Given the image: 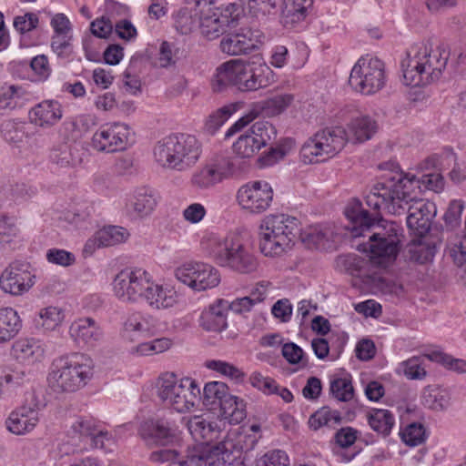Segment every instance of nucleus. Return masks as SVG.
<instances>
[{
    "instance_id": "1",
    "label": "nucleus",
    "mask_w": 466,
    "mask_h": 466,
    "mask_svg": "<svg viewBox=\"0 0 466 466\" xmlns=\"http://www.w3.org/2000/svg\"><path fill=\"white\" fill-rule=\"evenodd\" d=\"M346 217L350 220V228L354 238L364 236L365 231L372 228L369 242L361 244L362 250L370 253V262L386 268L396 259L400 250L401 228L393 221L375 223L368 210L362 208L359 200H353L345 209Z\"/></svg>"
},
{
    "instance_id": "2",
    "label": "nucleus",
    "mask_w": 466,
    "mask_h": 466,
    "mask_svg": "<svg viewBox=\"0 0 466 466\" xmlns=\"http://www.w3.org/2000/svg\"><path fill=\"white\" fill-rule=\"evenodd\" d=\"M273 81V71L266 64L231 59L217 67L211 86L214 92H222L233 86L239 92L248 93L265 88Z\"/></svg>"
},
{
    "instance_id": "3",
    "label": "nucleus",
    "mask_w": 466,
    "mask_h": 466,
    "mask_svg": "<svg viewBox=\"0 0 466 466\" xmlns=\"http://www.w3.org/2000/svg\"><path fill=\"white\" fill-rule=\"evenodd\" d=\"M447 62L448 53L434 49L430 40L414 44L401 63L405 85L418 86L439 79Z\"/></svg>"
},
{
    "instance_id": "4",
    "label": "nucleus",
    "mask_w": 466,
    "mask_h": 466,
    "mask_svg": "<svg viewBox=\"0 0 466 466\" xmlns=\"http://www.w3.org/2000/svg\"><path fill=\"white\" fill-rule=\"evenodd\" d=\"M414 175L398 173L373 186L365 200L369 208L379 211L381 208L393 215L405 214V207L413 193Z\"/></svg>"
},
{
    "instance_id": "5",
    "label": "nucleus",
    "mask_w": 466,
    "mask_h": 466,
    "mask_svg": "<svg viewBox=\"0 0 466 466\" xmlns=\"http://www.w3.org/2000/svg\"><path fill=\"white\" fill-rule=\"evenodd\" d=\"M47 377L49 388L56 393L74 392L84 387L93 375V360L82 353L56 359Z\"/></svg>"
},
{
    "instance_id": "6",
    "label": "nucleus",
    "mask_w": 466,
    "mask_h": 466,
    "mask_svg": "<svg viewBox=\"0 0 466 466\" xmlns=\"http://www.w3.org/2000/svg\"><path fill=\"white\" fill-rule=\"evenodd\" d=\"M200 155V142L196 137L187 134L166 137L154 148L155 159L161 167L177 171L193 167Z\"/></svg>"
},
{
    "instance_id": "7",
    "label": "nucleus",
    "mask_w": 466,
    "mask_h": 466,
    "mask_svg": "<svg viewBox=\"0 0 466 466\" xmlns=\"http://www.w3.org/2000/svg\"><path fill=\"white\" fill-rule=\"evenodd\" d=\"M299 222L286 214L266 216L259 226L261 252L266 256H279L290 249L299 233Z\"/></svg>"
},
{
    "instance_id": "8",
    "label": "nucleus",
    "mask_w": 466,
    "mask_h": 466,
    "mask_svg": "<svg viewBox=\"0 0 466 466\" xmlns=\"http://www.w3.org/2000/svg\"><path fill=\"white\" fill-rule=\"evenodd\" d=\"M211 256L218 266L241 275L251 274L258 267L256 256L236 236L218 240L212 248Z\"/></svg>"
},
{
    "instance_id": "9",
    "label": "nucleus",
    "mask_w": 466,
    "mask_h": 466,
    "mask_svg": "<svg viewBox=\"0 0 466 466\" xmlns=\"http://www.w3.org/2000/svg\"><path fill=\"white\" fill-rule=\"evenodd\" d=\"M157 395L166 406L186 412L199 400L200 389L189 378L177 380L173 373H165L158 380Z\"/></svg>"
},
{
    "instance_id": "10",
    "label": "nucleus",
    "mask_w": 466,
    "mask_h": 466,
    "mask_svg": "<svg viewBox=\"0 0 466 466\" xmlns=\"http://www.w3.org/2000/svg\"><path fill=\"white\" fill-rule=\"evenodd\" d=\"M346 142L343 127L324 128L304 143L300 149L301 160L305 164L323 162L340 152Z\"/></svg>"
},
{
    "instance_id": "11",
    "label": "nucleus",
    "mask_w": 466,
    "mask_h": 466,
    "mask_svg": "<svg viewBox=\"0 0 466 466\" xmlns=\"http://www.w3.org/2000/svg\"><path fill=\"white\" fill-rule=\"evenodd\" d=\"M349 84L364 95L378 92L385 85L383 62L378 58H360L351 69Z\"/></svg>"
},
{
    "instance_id": "12",
    "label": "nucleus",
    "mask_w": 466,
    "mask_h": 466,
    "mask_svg": "<svg viewBox=\"0 0 466 466\" xmlns=\"http://www.w3.org/2000/svg\"><path fill=\"white\" fill-rule=\"evenodd\" d=\"M150 278L147 271L126 268L116 274L113 280V291L123 302H136L144 299Z\"/></svg>"
},
{
    "instance_id": "13",
    "label": "nucleus",
    "mask_w": 466,
    "mask_h": 466,
    "mask_svg": "<svg viewBox=\"0 0 466 466\" xmlns=\"http://www.w3.org/2000/svg\"><path fill=\"white\" fill-rule=\"evenodd\" d=\"M177 280L194 290L202 291L217 287L220 274L213 266L205 263H187L175 271Z\"/></svg>"
},
{
    "instance_id": "14",
    "label": "nucleus",
    "mask_w": 466,
    "mask_h": 466,
    "mask_svg": "<svg viewBox=\"0 0 466 466\" xmlns=\"http://www.w3.org/2000/svg\"><path fill=\"white\" fill-rule=\"evenodd\" d=\"M237 199L243 209L251 214H260L270 207L273 190L266 181H253L238 189Z\"/></svg>"
},
{
    "instance_id": "15",
    "label": "nucleus",
    "mask_w": 466,
    "mask_h": 466,
    "mask_svg": "<svg viewBox=\"0 0 466 466\" xmlns=\"http://www.w3.org/2000/svg\"><path fill=\"white\" fill-rule=\"evenodd\" d=\"M130 136L129 127L116 122L102 126L92 137V147L99 152L114 153L127 148Z\"/></svg>"
},
{
    "instance_id": "16",
    "label": "nucleus",
    "mask_w": 466,
    "mask_h": 466,
    "mask_svg": "<svg viewBox=\"0 0 466 466\" xmlns=\"http://www.w3.org/2000/svg\"><path fill=\"white\" fill-rule=\"evenodd\" d=\"M177 426L167 418L150 419L139 427V435L147 446L168 445L177 438Z\"/></svg>"
},
{
    "instance_id": "17",
    "label": "nucleus",
    "mask_w": 466,
    "mask_h": 466,
    "mask_svg": "<svg viewBox=\"0 0 466 466\" xmlns=\"http://www.w3.org/2000/svg\"><path fill=\"white\" fill-rule=\"evenodd\" d=\"M199 15L201 34L208 39H215L226 32L229 24L228 15H223L213 7V0H194Z\"/></svg>"
},
{
    "instance_id": "18",
    "label": "nucleus",
    "mask_w": 466,
    "mask_h": 466,
    "mask_svg": "<svg viewBox=\"0 0 466 466\" xmlns=\"http://www.w3.org/2000/svg\"><path fill=\"white\" fill-rule=\"evenodd\" d=\"M410 198L409 203L404 205L405 213H408L407 226L417 236L423 237L431 229V220L436 214V208L431 202L416 199L412 196H410Z\"/></svg>"
},
{
    "instance_id": "19",
    "label": "nucleus",
    "mask_w": 466,
    "mask_h": 466,
    "mask_svg": "<svg viewBox=\"0 0 466 466\" xmlns=\"http://www.w3.org/2000/svg\"><path fill=\"white\" fill-rule=\"evenodd\" d=\"M33 285L32 275L21 263H12L0 276V287L5 293L21 295Z\"/></svg>"
},
{
    "instance_id": "20",
    "label": "nucleus",
    "mask_w": 466,
    "mask_h": 466,
    "mask_svg": "<svg viewBox=\"0 0 466 466\" xmlns=\"http://www.w3.org/2000/svg\"><path fill=\"white\" fill-rule=\"evenodd\" d=\"M39 405L22 406L13 411L7 420V429L15 434H25L35 429L39 421L38 416Z\"/></svg>"
},
{
    "instance_id": "21",
    "label": "nucleus",
    "mask_w": 466,
    "mask_h": 466,
    "mask_svg": "<svg viewBox=\"0 0 466 466\" xmlns=\"http://www.w3.org/2000/svg\"><path fill=\"white\" fill-rule=\"evenodd\" d=\"M69 334L77 344L86 346H94L102 336L100 328L92 318H82L72 322Z\"/></svg>"
},
{
    "instance_id": "22",
    "label": "nucleus",
    "mask_w": 466,
    "mask_h": 466,
    "mask_svg": "<svg viewBox=\"0 0 466 466\" xmlns=\"http://www.w3.org/2000/svg\"><path fill=\"white\" fill-rule=\"evenodd\" d=\"M312 0H282L277 15L284 27H293L303 21L308 8L312 5Z\"/></svg>"
},
{
    "instance_id": "23",
    "label": "nucleus",
    "mask_w": 466,
    "mask_h": 466,
    "mask_svg": "<svg viewBox=\"0 0 466 466\" xmlns=\"http://www.w3.org/2000/svg\"><path fill=\"white\" fill-rule=\"evenodd\" d=\"M229 310V302L218 299L202 312L200 325L208 331H221L228 326L227 315Z\"/></svg>"
},
{
    "instance_id": "24",
    "label": "nucleus",
    "mask_w": 466,
    "mask_h": 466,
    "mask_svg": "<svg viewBox=\"0 0 466 466\" xmlns=\"http://www.w3.org/2000/svg\"><path fill=\"white\" fill-rule=\"evenodd\" d=\"M378 128V123L370 116L354 117L347 126V141L363 143L370 140L377 133Z\"/></svg>"
},
{
    "instance_id": "25",
    "label": "nucleus",
    "mask_w": 466,
    "mask_h": 466,
    "mask_svg": "<svg viewBox=\"0 0 466 466\" xmlns=\"http://www.w3.org/2000/svg\"><path fill=\"white\" fill-rule=\"evenodd\" d=\"M143 299L152 309H161L176 305L177 295L173 289L156 284L150 279Z\"/></svg>"
},
{
    "instance_id": "26",
    "label": "nucleus",
    "mask_w": 466,
    "mask_h": 466,
    "mask_svg": "<svg viewBox=\"0 0 466 466\" xmlns=\"http://www.w3.org/2000/svg\"><path fill=\"white\" fill-rule=\"evenodd\" d=\"M61 117V106L57 101L53 100L39 103L30 112L31 120L39 127L53 126Z\"/></svg>"
},
{
    "instance_id": "27",
    "label": "nucleus",
    "mask_w": 466,
    "mask_h": 466,
    "mask_svg": "<svg viewBox=\"0 0 466 466\" xmlns=\"http://www.w3.org/2000/svg\"><path fill=\"white\" fill-rule=\"evenodd\" d=\"M257 47L254 40L244 33L228 34L220 41V49L229 56L248 54Z\"/></svg>"
},
{
    "instance_id": "28",
    "label": "nucleus",
    "mask_w": 466,
    "mask_h": 466,
    "mask_svg": "<svg viewBox=\"0 0 466 466\" xmlns=\"http://www.w3.org/2000/svg\"><path fill=\"white\" fill-rule=\"evenodd\" d=\"M233 447L231 441H220L210 445L206 459H200L198 462L201 466H232L230 460Z\"/></svg>"
},
{
    "instance_id": "29",
    "label": "nucleus",
    "mask_w": 466,
    "mask_h": 466,
    "mask_svg": "<svg viewBox=\"0 0 466 466\" xmlns=\"http://www.w3.org/2000/svg\"><path fill=\"white\" fill-rule=\"evenodd\" d=\"M218 406L219 407L218 416L230 424H238L246 418L243 400L229 393L220 400Z\"/></svg>"
},
{
    "instance_id": "30",
    "label": "nucleus",
    "mask_w": 466,
    "mask_h": 466,
    "mask_svg": "<svg viewBox=\"0 0 466 466\" xmlns=\"http://www.w3.org/2000/svg\"><path fill=\"white\" fill-rule=\"evenodd\" d=\"M50 159L60 167H75L82 162L78 147L68 143H63L55 147L51 152Z\"/></svg>"
},
{
    "instance_id": "31",
    "label": "nucleus",
    "mask_w": 466,
    "mask_h": 466,
    "mask_svg": "<svg viewBox=\"0 0 466 466\" xmlns=\"http://www.w3.org/2000/svg\"><path fill=\"white\" fill-rule=\"evenodd\" d=\"M21 328L22 320L14 309H0V343L11 340Z\"/></svg>"
},
{
    "instance_id": "32",
    "label": "nucleus",
    "mask_w": 466,
    "mask_h": 466,
    "mask_svg": "<svg viewBox=\"0 0 466 466\" xmlns=\"http://www.w3.org/2000/svg\"><path fill=\"white\" fill-rule=\"evenodd\" d=\"M157 205V196L149 187H139L134 192L131 206L134 211L141 218L150 215Z\"/></svg>"
},
{
    "instance_id": "33",
    "label": "nucleus",
    "mask_w": 466,
    "mask_h": 466,
    "mask_svg": "<svg viewBox=\"0 0 466 466\" xmlns=\"http://www.w3.org/2000/svg\"><path fill=\"white\" fill-rule=\"evenodd\" d=\"M12 354L20 361L34 363L43 358L44 350L37 341L22 339L13 344Z\"/></svg>"
},
{
    "instance_id": "34",
    "label": "nucleus",
    "mask_w": 466,
    "mask_h": 466,
    "mask_svg": "<svg viewBox=\"0 0 466 466\" xmlns=\"http://www.w3.org/2000/svg\"><path fill=\"white\" fill-rule=\"evenodd\" d=\"M188 430L196 439H201L207 443L219 438L220 429L217 422L209 421L196 416L188 421Z\"/></svg>"
},
{
    "instance_id": "35",
    "label": "nucleus",
    "mask_w": 466,
    "mask_h": 466,
    "mask_svg": "<svg viewBox=\"0 0 466 466\" xmlns=\"http://www.w3.org/2000/svg\"><path fill=\"white\" fill-rule=\"evenodd\" d=\"M371 429L383 436H388L394 425V418L388 410L373 409L368 414Z\"/></svg>"
},
{
    "instance_id": "36",
    "label": "nucleus",
    "mask_w": 466,
    "mask_h": 466,
    "mask_svg": "<svg viewBox=\"0 0 466 466\" xmlns=\"http://www.w3.org/2000/svg\"><path fill=\"white\" fill-rule=\"evenodd\" d=\"M64 317V312L60 308L49 306L40 310L38 318L35 321L37 328L54 330L62 323Z\"/></svg>"
},
{
    "instance_id": "37",
    "label": "nucleus",
    "mask_w": 466,
    "mask_h": 466,
    "mask_svg": "<svg viewBox=\"0 0 466 466\" xmlns=\"http://www.w3.org/2000/svg\"><path fill=\"white\" fill-rule=\"evenodd\" d=\"M228 394V388L224 382L210 381L204 387L203 403L214 409Z\"/></svg>"
},
{
    "instance_id": "38",
    "label": "nucleus",
    "mask_w": 466,
    "mask_h": 466,
    "mask_svg": "<svg viewBox=\"0 0 466 466\" xmlns=\"http://www.w3.org/2000/svg\"><path fill=\"white\" fill-rule=\"evenodd\" d=\"M240 105L231 103L213 112L206 121L207 130L214 134L238 108Z\"/></svg>"
},
{
    "instance_id": "39",
    "label": "nucleus",
    "mask_w": 466,
    "mask_h": 466,
    "mask_svg": "<svg viewBox=\"0 0 466 466\" xmlns=\"http://www.w3.org/2000/svg\"><path fill=\"white\" fill-rule=\"evenodd\" d=\"M96 233L104 248L123 243L129 237V233L125 228L117 226L105 227Z\"/></svg>"
},
{
    "instance_id": "40",
    "label": "nucleus",
    "mask_w": 466,
    "mask_h": 466,
    "mask_svg": "<svg viewBox=\"0 0 466 466\" xmlns=\"http://www.w3.org/2000/svg\"><path fill=\"white\" fill-rule=\"evenodd\" d=\"M260 147L267 146L277 137L275 127L266 121H258L248 130Z\"/></svg>"
},
{
    "instance_id": "41",
    "label": "nucleus",
    "mask_w": 466,
    "mask_h": 466,
    "mask_svg": "<svg viewBox=\"0 0 466 466\" xmlns=\"http://www.w3.org/2000/svg\"><path fill=\"white\" fill-rule=\"evenodd\" d=\"M261 147L258 144V140L248 132L241 135L233 145V150L237 156L241 158H249L253 157Z\"/></svg>"
},
{
    "instance_id": "42",
    "label": "nucleus",
    "mask_w": 466,
    "mask_h": 466,
    "mask_svg": "<svg viewBox=\"0 0 466 466\" xmlns=\"http://www.w3.org/2000/svg\"><path fill=\"white\" fill-rule=\"evenodd\" d=\"M332 420L335 423H339L341 421L340 413L338 410H331L329 407H322L309 417V425L316 431Z\"/></svg>"
},
{
    "instance_id": "43",
    "label": "nucleus",
    "mask_w": 466,
    "mask_h": 466,
    "mask_svg": "<svg viewBox=\"0 0 466 466\" xmlns=\"http://www.w3.org/2000/svg\"><path fill=\"white\" fill-rule=\"evenodd\" d=\"M329 391L339 401L347 402L353 399L354 389L351 380L347 378H337L330 381Z\"/></svg>"
},
{
    "instance_id": "44",
    "label": "nucleus",
    "mask_w": 466,
    "mask_h": 466,
    "mask_svg": "<svg viewBox=\"0 0 466 466\" xmlns=\"http://www.w3.org/2000/svg\"><path fill=\"white\" fill-rule=\"evenodd\" d=\"M292 100L293 96L289 94L273 96L264 102L262 111L268 116H278L290 106Z\"/></svg>"
},
{
    "instance_id": "45",
    "label": "nucleus",
    "mask_w": 466,
    "mask_h": 466,
    "mask_svg": "<svg viewBox=\"0 0 466 466\" xmlns=\"http://www.w3.org/2000/svg\"><path fill=\"white\" fill-rule=\"evenodd\" d=\"M220 182L209 164L197 170L191 177L192 186L198 188H208Z\"/></svg>"
},
{
    "instance_id": "46",
    "label": "nucleus",
    "mask_w": 466,
    "mask_h": 466,
    "mask_svg": "<svg viewBox=\"0 0 466 466\" xmlns=\"http://www.w3.org/2000/svg\"><path fill=\"white\" fill-rule=\"evenodd\" d=\"M282 0H249L248 9L254 16L277 15Z\"/></svg>"
},
{
    "instance_id": "47",
    "label": "nucleus",
    "mask_w": 466,
    "mask_h": 466,
    "mask_svg": "<svg viewBox=\"0 0 466 466\" xmlns=\"http://www.w3.org/2000/svg\"><path fill=\"white\" fill-rule=\"evenodd\" d=\"M295 147V140L290 137L282 138L276 147H271L265 156L264 161L267 165H273L284 158Z\"/></svg>"
},
{
    "instance_id": "48",
    "label": "nucleus",
    "mask_w": 466,
    "mask_h": 466,
    "mask_svg": "<svg viewBox=\"0 0 466 466\" xmlns=\"http://www.w3.org/2000/svg\"><path fill=\"white\" fill-rule=\"evenodd\" d=\"M301 238L309 248H319L324 247L325 242L328 240L329 230L320 227H315L305 232Z\"/></svg>"
},
{
    "instance_id": "49",
    "label": "nucleus",
    "mask_w": 466,
    "mask_h": 466,
    "mask_svg": "<svg viewBox=\"0 0 466 466\" xmlns=\"http://www.w3.org/2000/svg\"><path fill=\"white\" fill-rule=\"evenodd\" d=\"M431 360L439 362L458 373H466V360L454 359L441 352H433L427 356Z\"/></svg>"
},
{
    "instance_id": "50",
    "label": "nucleus",
    "mask_w": 466,
    "mask_h": 466,
    "mask_svg": "<svg viewBox=\"0 0 466 466\" xmlns=\"http://www.w3.org/2000/svg\"><path fill=\"white\" fill-rule=\"evenodd\" d=\"M425 430L422 425L412 423L401 432V440L409 446L414 447L424 441Z\"/></svg>"
},
{
    "instance_id": "51",
    "label": "nucleus",
    "mask_w": 466,
    "mask_h": 466,
    "mask_svg": "<svg viewBox=\"0 0 466 466\" xmlns=\"http://www.w3.org/2000/svg\"><path fill=\"white\" fill-rule=\"evenodd\" d=\"M420 184H422L427 189L439 192L442 190L444 187V179L439 173H429L422 175L419 178L415 177L413 190L416 187H420Z\"/></svg>"
},
{
    "instance_id": "52",
    "label": "nucleus",
    "mask_w": 466,
    "mask_h": 466,
    "mask_svg": "<svg viewBox=\"0 0 466 466\" xmlns=\"http://www.w3.org/2000/svg\"><path fill=\"white\" fill-rule=\"evenodd\" d=\"M251 385L265 394H273L278 392L279 385L270 377L263 376L261 373L254 372L249 378Z\"/></svg>"
},
{
    "instance_id": "53",
    "label": "nucleus",
    "mask_w": 466,
    "mask_h": 466,
    "mask_svg": "<svg viewBox=\"0 0 466 466\" xmlns=\"http://www.w3.org/2000/svg\"><path fill=\"white\" fill-rule=\"evenodd\" d=\"M464 208V204L461 200H452L444 214V221L446 226L453 229L461 224V213Z\"/></svg>"
},
{
    "instance_id": "54",
    "label": "nucleus",
    "mask_w": 466,
    "mask_h": 466,
    "mask_svg": "<svg viewBox=\"0 0 466 466\" xmlns=\"http://www.w3.org/2000/svg\"><path fill=\"white\" fill-rule=\"evenodd\" d=\"M208 164L212 167L217 177H218L220 181H223L225 178L230 177L235 170L232 159L226 157L213 159Z\"/></svg>"
},
{
    "instance_id": "55",
    "label": "nucleus",
    "mask_w": 466,
    "mask_h": 466,
    "mask_svg": "<svg viewBox=\"0 0 466 466\" xmlns=\"http://www.w3.org/2000/svg\"><path fill=\"white\" fill-rule=\"evenodd\" d=\"M48 262L62 267H68L74 264L76 258L73 253L65 249L51 248L46 253Z\"/></svg>"
},
{
    "instance_id": "56",
    "label": "nucleus",
    "mask_w": 466,
    "mask_h": 466,
    "mask_svg": "<svg viewBox=\"0 0 466 466\" xmlns=\"http://www.w3.org/2000/svg\"><path fill=\"white\" fill-rule=\"evenodd\" d=\"M97 422L92 418H79L73 425L72 430L81 436L90 438L99 429Z\"/></svg>"
},
{
    "instance_id": "57",
    "label": "nucleus",
    "mask_w": 466,
    "mask_h": 466,
    "mask_svg": "<svg viewBox=\"0 0 466 466\" xmlns=\"http://www.w3.org/2000/svg\"><path fill=\"white\" fill-rule=\"evenodd\" d=\"M207 367L231 379L238 380L243 377V373L239 369L225 361L210 360L207 363Z\"/></svg>"
},
{
    "instance_id": "58",
    "label": "nucleus",
    "mask_w": 466,
    "mask_h": 466,
    "mask_svg": "<svg viewBox=\"0 0 466 466\" xmlns=\"http://www.w3.org/2000/svg\"><path fill=\"white\" fill-rule=\"evenodd\" d=\"M37 25L38 17L34 13H26L24 15L16 16L14 20L15 28L21 34L36 28Z\"/></svg>"
},
{
    "instance_id": "59",
    "label": "nucleus",
    "mask_w": 466,
    "mask_h": 466,
    "mask_svg": "<svg viewBox=\"0 0 466 466\" xmlns=\"http://www.w3.org/2000/svg\"><path fill=\"white\" fill-rule=\"evenodd\" d=\"M271 313L282 322H288L292 315V305L288 299H279L272 306Z\"/></svg>"
},
{
    "instance_id": "60",
    "label": "nucleus",
    "mask_w": 466,
    "mask_h": 466,
    "mask_svg": "<svg viewBox=\"0 0 466 466\" xmlns=\"http://www.w3.org/2000/svg\"><path fill=\"white\" fill-rule=\"evenodd\" d=\"M289 458L282 451H273L267 453L257 466H288Z\"/></svg>"
},
{
    "instance_id": "61",
    "label": "nucleus",
    "mask_w": 466,
    "mask_h": 466,
    "mask_svg": "<svg viewBox=\"0 0 466 466\" xmlns=\"http://www.w3.org/2000/svg\"><path fill=\"white\" fill-rule=\"evenodd\" d=\"M92 34L99 38H106L113 31V25L108 18L96 19L90 25Z\"/></svg>"
},
{
    "instance_id": "62",
    "label": "nucleus",
    "mask_w": 466,
    "mask_h": 466,
    "mask_svg": "<svg viewBox=\"0 0 466 466\" xmlns=\"http://www.w3.org/2000/svg\"><path fill=\"white\" fill-rule=\"evenodd\" d=\"M282 355L290 364H297L303 360L302 349L292 342L283 345Z\"/></svg>"
},
{
    "instance_id": "63",
    "label": "nucleus",
    "mask_w": 466,
    "mask_h": 466,
    "mask_svg": "<svg viewBox=\"0 0 466 466\" xmlns=\"http://www.w3.org/2000/svg\"><path fill=\"white\" fill-rule=\"evenodd\" d=\"M357 434L358 431L351 427L341 428L336 433V441L342 448L350 447L355 442Z\"/></svg>"
},
{
    "instance_id": "64",
    "label": "nucleus",
    "mask_w": 466,
    "mask_h": 466,
    "mask_svg": "<svg viewBox=\"0 0 466 466\" xmlns=\"http://www.w3.org/2000/svg\"><path fill=\"white\" fill-rule=\"evenodd\" d=\"M449 252L457 265L461 266L466 263V237L464 236L458 243L453 244Z\"/></svg>"
}]
</instances>
